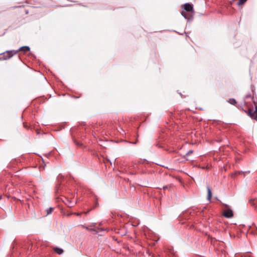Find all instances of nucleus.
Returning <instances> with one entry per match:
<instances>
[{"label": "nucleus", "mask_w": 257, "mask_h": 257, "mask_svg": "<svg viewBox=\"0 0 257 257\" xmlns=\"http://www.w3.org/2000/svg\"><path fill=\"white\" fill-rule=\"evenodd\" d=\"M53 208L52 207H49V208H48L47 209V214L48 215V214H50L52 213V211H53Z\"/></svg>", "instance_id": "10"}, {"label": "nucleus", "mask_w": 257, "mask_h": 257, "mask_svg": "<svg viewBox=\"0 0 257 257\" xmlns=\"http://www.w3.org/2000/svg\"><path fill=\"white\" fill-rule=\"evenodd\" d=\"M168 188V187L167 186H164L163 187V189H164V190L167 189Z\"/></svg>", "instance_id": "14"}, {"label": "nucleus", "mask_w": 257, "mask_h": 257, "mask_svg": "<svg viewBox=\"0 0 257 257\" xmlns=\"http://www.w3.org/2000/svg\"><path fill=\"white\" fill-rule=\"evenodd\" d=\"M55 250L58 254H61L63 252V250L59 247H56Z\"/></svg>", "instance_id": "8"}, {"label": "nucleus", "mask_w": 257, "mask_h": 257, "mask_svg": "<svg viewBox=\"0 0 257 257\" xmlns=\"http://www.w3.org/2000/svg\"><path fill=\"white\" fill-rule=\"evenodd\" d=\"M76 203V201H71L68 199H66V202L65 204L69 207H73Z\"/></svg>", "instance_id": "7"}, {"label": "nucleus", "mask_w": 257, "mask_h": 257, "mask_svg": "<svg viewBox=\"0 0 257 257\" xmlns=\"http://www.w3.org/2000/svg\"><path fill=\"white\" fill-rule=\"evenodd\" d=\"M228 101L232 105H234L236 103V101L234 98H230Z\"/></svg>", "instance_id": "9"}, {"label": "nucleus", "mask_w": 257, "mask_h": 257, "mask_svg": "<svg viewBox=\"0 0 257 257\" xmlns=\"http://www.w3.org/2000/svg\"><path fill=\"white\" fill-rule=\"evenodd\" d=\"M223 215L225 217L229 218L233 216V213L232 210L228 209L224 211Z\"/></svg>", "instance_id": "3"}, {"label": "nucleus", "mask_w": 257, "mask_h": 257, "mask_svg": "<svg viewBox=\"0 0 257 257\" xmlns=\"http://www.w3.org/2000/svg\"><path fill=\"white\" fill-rule=\"evenodd\" d=\"M181 14L185 19H187V16L184 12H183Z\"/></svg>", "instance_id": "13"}, {"label": "nucleus", "mask_w": 257, "mask_h": 257, "mask_svg": "<svg viewBox=\"0 0 257 257\" xmlns=\"http://www.w3.org/2000/svg\"><path fill=\"white\" fill-rule=\"evenodd\" d=\"M137 143V141L134 142V143H132L133 144H136Z\"/></svg>", "instance_id": "16"}, {"label": "nucleus", "mask_w": 257, "mask_h": 257, "mask_svg": "<svg viewBox=\"0 0 257 257\" xmlns=\"http://www.w3.org/2000/svg\"><path fill=\"white\" fill-rule=\"evenodd\" d=\"M207 199L209 201H210L211 198L212 197V192L211 189L209 186H207Z\"/></svg>", "instance_id": "5"}, {"label": "nucleus", "mask_w": 257, "mask_h": 257, "mask_svg": "<svg viewBox=\"0 0 257 257\" xmlns=\"http://www.w3.org/2000/svg\"><path fill=\"white\" fill-rule=\"evenodd\" d=\"M193 6L189 3H186L184 5V10L186 12H191L193 10Z\"/></svg>", "instance_id": "4"}, {"label": "nucleus", "mask_w": 257, "mask_h": 257, "mask_svg": "<svg viewBox=\"0 0 257 257\" xmlns=\"http://www.w3.org/2000/svg\"><path fill=\"white\" fill-rule=\"evenodd\" d=\"M18 53V51L14 50L6 51L1 55H3V59L8 60L12 58L13 56L17 54Z\"/></svg>", "instance_id": "1"}, {"label": "nucleus", "mask_w": 257, "mask_h": 257, "mask_svg": "<svg viewBox=\"0 0 257 257\" xmlns=\"http://www.w3.org/2000/svg\"><path fill=\"white\" fill-rule=\"evenodd\" d=\"M255 109L253 110L251 108L248 110V115L252 119H254L257 121V105L255 106Z\"/></svg>", "instance_id": "2"}, {"label": "nucleus", "mask_w": 257, "mask_h": 257, "mask_svg": "<svg viewBox=\"0 0 257 257\" xmlns=\"http://www.w3.org/2000/svg\"><path fill=\"white\" fill-rule=\"evenodd\" d=\"M30 50V48L29 46H22V47H20L17 51H18V52L19 51H23L25 52H27L29 51Z\"/></svg>", "instance_id": "6"}, {"label": "nucleus", "mask_w": 257, "mask_h": 257, "mask_svg": "<svg viewBox=\"0 0 257 257\" xmlns=\"http://www.w3.org/2000/svg\"><path fill=\"white\" fill-rule=\"evenodd\" d=\"M247 0H239L238 2V5L241 6L244 4Z\"/></svg>", "instance_id": "11"}, {"label": "nucleus", "mask_w": 257, "mask_h": 257, "mask_svg": "<svg viewBox=\"0 0 257 257\" xmlns=\"http://www.w3.org/2000/svg\"><path fill=\"white\" fill-rule=\"evenodd\" d=\"M193 152V151L192 150H189L186 154V156H189L190 154H192Z\"/></svg>", "instance_id": "12"}, {"label": "nucleus", "mask_w": 257, "mask_h": 257, "mask_svg": "<svg viewBox=\"0 0 257 257\" xmlns=\"http://www.w3.org/2000/svg\"><path fill=\"white\" fill-rule=\"evenodd\" d=\"M77 215L78 216H80V215H81V213H77Z\"/></svg>", "instance_id": "15"}]
</instances>
